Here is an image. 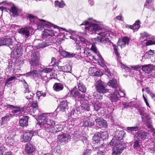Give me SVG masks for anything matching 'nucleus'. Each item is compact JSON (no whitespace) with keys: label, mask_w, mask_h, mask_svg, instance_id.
<instances>
[{"label":"nucleus","mask_w":155,"mask_h":155,"mask_svg":"<svg viewBox=\"0 0 155 155\" xmlns=\"http://www.w3.org/2000/svg\"><path fill=\"white\" fill-rule=\"evenodd\" d=\"M29 118V117L27 116H23L19 120L20 126L23 127L27 126L28 125Z\"/></svg>","instance_id":"b1692460"},{"label":"nucleus","mask_w":155,"mask_h":155,"mask_svg":"<svg viewBox=\"0 0 155 155\" xmlns=\"http://www.w3.org/2000/svg\"><path fill=\"white\" fill-rule=\"evenodd\" d=\"M78 90L83 93H85L87 91L85 86L84 85L81 81L79 80L77 82Z\"/></svg>","instance_id":"473e14b6"},{"label":"nucleus","mask_w":155,"mask_h":155,"mask_svg":"<svg viewBox=\"0 0 155 155\" xmlns=\"http://www.w3.org/2000/svg\"><path fill=\"white\" fill-rule=\"evenodd\" d=\"M140 129L139 124H137L135 126L127 127L125 130L129 134L133 135L140 141H143L148 138L149 134L145 131H139Z\"/></svg>","instance_id":"7ed1b4c3"},{"label":"nucleus","mask_w":155,"mask_h":155,"mask_svg":"<svg viewBox=\"0 0 155 155\" xmlns=\"http://www.w3.org/2000/svg\"><path fill=\"white\" fill-rule=\"evenodd\" d=\"M53 130L54 131L53 132H51L52 133L56 134L58 132L62 131L63 129V126L61 125H55V126H54Z\"/></svg>","instance_id":"4c0bfd02"},{"label":"nucleus","mask_w":155,"mask_h":155,"mask_svg":"<svg viewBox=\"0 0 155 155\" xmlns=\"http://www.w3.org/2000/svg\"><path fill=\"white\" fill-rule=\"evenodd\" d=\"M107 85L115 89L116 90L119 91H121L123 94V95L121 96V97H124L125 95L124 93L120 90V87L118 86L116 80L112 79V80H110L107 83Z\"/></svg>","instance_id":"f3484780"},{"label":"nucleus","mask_w":155,"mask_h":155,"mask_svg":"<svg viewBox=\"0 0 155 155\" xmlns=\"http://www.w3.org/2000/svg\"><path fill=\"white\" fill-rule=\"evenodd\" d=\"M27 20L33 24L36 25L37 29L41 30L42 28H45L44 30L42 33L43 39L48 36H54L55 35V32L51 29V27L54 28L57 26L53 24L46 21L43 19H40L31 14H27L25 16Z\"/></svg>","instance_id":"f257e3e1"},{"label":"nucleus","mask_w":155,"mask_h":155,"mask_svg":"<svg viewBox=\"0 0 155 155\" xmlns=\"http://www.w3.org/2000/svg\"><path fill=\"white\" fill-rule=\"evenodd\" d=\"M80 26H82V29L84 30L90 34H92L96 31L101 30V28L97 24L87 21H84Z\"/></svg>","instance_id":"423d86ee"},{"label":"nucleus","mask_w":155,"mask_h":155,"mask_svg":"<svg viewBox=\"0 0 155 155\" xmlns=\"http://www.w3.org/2000/svg\"><path fill=\"white\" fill-rule=\"evenodd\" d=\"M28 105L30 107H27L25 109L26 112L35 114V115L37 117V115L40 114L37 101H33L29 103Z\"/></svg>","instance_id":"9d476101"},{"label":"nucleus","mask_w":155,"mask_h":155,"mask_svg":"<svg viewBox=\"0 0 155 155\" xmlns=\"http://www.w3.org/2000/svg\"><path fill=\"white\" fill-rule=\"evenodd\" d=\"M42 42L44 45V46H43V47H44L45 48L51 45V43L50 41L48 39H46L45 41Z\"/></svg>","instance_id":"bf43d9fd"},{"label":"nucleus","mask_w":155,"mask_h":155,"mask_svg":"<svg viewBox=\"0 0 155 155\" xmlns=\"http://www.w3.org/2000/svg\"><path fill=\"white\" fill-rule=\"evenodd\" d=\"M25 150V153L27 154L33 155V154L35 150V146L33 143H28L26 145Z\"/></svg>","instance_id":"a211bd4d"},{"label":"nucleus","mask_w":155,"mask_h":155,"mask_svg":"<svg viewBox=\"0 0 155 155\" xmlns=\"http://www.w3.org/2000/svg\"><path fill=\"white\" fill-rule=\"evenodd\" d=\"M79 38L83 43L84 44L86 45H89L90 42L83 37L81 36L79 37Z\"/></svg>","instance_id":"052dcab7"},{"label":"nucleus","mask_w":155,"mask_h":155,"mask_svg":"<svg viewBox=\"0 0 155 155\" xmlns=\"http://www.w3.org/2000/svg\"><path fill=\"white\" fill-rule=\"evenodd\" d=\"M50 146L52 149L54 150V151H57L58 149H59L60 146L57 141H53L51 144Z\"/></svg>","instance_id":"ea45409f"},{"label":"nucleus","mask_w":155,"mask_h":155,"mask_svg":"<svg viewBox=\"0 0 155 155\" xmlns=\"http://www.w3.org/2000/svg\"><path fill=\"white\" fill-rule=\"evenodd\" d=\"M8 9L11 13H12L13 16L14 17L22 16L23 15V12L21 9H18L15 6H12L9 8H7L6 7H0V10L3 11L4 10Z\"/></svg>","instance_id":"1a4fd4ad"},{"label":"nucleus","mask_w":155,"mask_h":155,"mask_svg":"<svg viewBox=\"0 0 155 155\" xmlns=\"http://www.w3.org/2000/svg\"><path fill=\"white\" fill-rule=\"evenodd\" d=\"M93 72L92 74H94L93 75L97 77H99L101 75L102 72L97 70V68L95 67H93Z\"/></svg>","instance_id":"49530a36"},{"label":"nucleus","mask_w":155,"mask_h":155,"mask_svg":"<svg viewBox=\"0 0 155 155\" xmlns=\"http://www.w3.org/2000/svg\"><path fill=\"white\" fill-rule=\"evenodd\" d=\"M108 97L112 102H117L119 99L120 94L117 91H115L113 93L108 95Z\"/></svg>","instance_id":"5701e85b"},{"label":"nucleus","mask_w":155,"mask_h":155,"mask_svg":"<svg viewBox=\"0 0 155 155\" xmlns=\"http://www.w3.org/2000/svg\"><path fill=\"white\" fill-rule=\"evenodd\" d=\"M92 142L94 144L97 143L100 144L102 143L103 141L100 136L99 132H97L94 134L93 137Z\"/></svg>","instance_id":"bb28decb"},{"label":"nucleus","mask_w":155,"mask_h":155,"mask_svg":"<svg viewBox=\"0 0 155 155\" xmlns=\"http://www.w3.org/2000/svg\"><path fill=\"white\" fill-rule=\"evenodd\" d=\"M58 68L60 71L64 72H70L72 70V67L69 65H66L64 66H58Z\"/></svg>","instance_id":"c756f323"},{"label":"nucleus","mask_w":155,"mask_h":155,"mask_svg":"<svg viewBox=\"0 0 155 155\" xmlns=\"http://www.w3.org/2000/svg\"><path fill=\"white\" fill-rule=\"evenodd\" d=\"M155 45V41L152 40H148L146 42V46Z\"/></svg>","instance_id":"0e129e2a"},{"label":"nucleus","mask_w":155,"mask_h":155,"mask_svg":"<svg viewBox=\"0 0 155 155\" xmlns=\"http://www.w3.org/2000/svg\"><path fill=\"white\" fill-rule=\"evenodd\" d=\"M126 147V144L124 143H121V144H119L116 147H114L113 149L112 155L120 154Z\"/></svg>","instance_id":"2eb2a0df"},{"label":"nucleus","mask_w":155,"mask_h":155,"mask_svg":"<svg viewBox=\"0 0 155 155\" xmlns=\"http://www.w3.org/2000/svg\"><path fill=\"white\" fill-rule=\"evenodd\" d=\"M140 140L134 137V139L132 142L133 147L134 149L137 150L140 148L141 142H140Z\"/></svg>","instance_id":"72a5a7b5"},{"label":"nucleus","mask_w":155,"mask_h":155,"mask_svg":"<svg viewBox=\"0 0 155 155\" xmlns=\"http://www.w3.org/2000/svg\"><path fill=\"white\" fill-rule=\"evenodd\" d=\"M144 89L146 93L148 94L150 96L153 94L152 92V91L150 90L148 87H145Z\"/></svg>","instance_id":"e2e57ef3"},{"label":"nucleus","mask_w":155,"mask_h":155,"mask_svg":"<svg viewBox=\"0 0 155 155\" xmlns=\"http://www.w3.org/2000/svg\"><path fill=\"white\" fill-rule=\"evenodd\" d=\"M13 117V115L10 113L6 114L5 115L2 117L0 120V123L1 126H4L9 121L11 117Z\"/></svg>","instance_id":"aec40b11"},{"label":"nucleus","mask_w":155,"mask_h":155,"mask_svg":"<svg viewBox=\"0 0 155 155\" xmlns=\"http://www.w3.org/2000/svg\"><path fill=\"white\" fill-rule=\"evenodd\" d=\"M149 150L151 152L154 153L155 152V142L151 143Z\"/></svg>","instance_id":"de8ad7c7"},{"label":"nucleus","mask_w":155,"mask_h":155,"mask_svg":"<svg viewBox=\"0 0 155 155\" xmlns=\"http://www.w3.org/2000/svg\"><path fill=\"white\" fill-rule=\"evenodd\" d=\"M94 124V120L90 117H84L83 120L82 126L85 127H91Z\"/></svg>","instance_id":"dca6fc26"},{"label":"nucleus","mask_w":155,"mask_h":155,"mask_svg":"<svg viewBox=\"0 0 155 155\" xmlns=\"http://www.w3.org/2000/svg\"><path fill=\"white\" fill-rule=\"evenodd\" d=\"M33 31V29L32 27L27 26L18 29V31L23 37L26 38H28L32 35V32Z\"/></svg>","instance_id":"9b49d317"},{"label":"nucleus","mask_w":155,"mask_h":155,"mask_svg":"<svg viewBox=\"0 0 155 155\" xmlns=\"http://www.w3.org/2000/svg\"><path fill=\"white\" fill-rule=\"evenodd\" d=\"M100 133V136L103 141L104 140H106L108 139V132L106 131L104 132H101Z\"/></svg>","instance_id":"58836bf2"},{"label":"nucleus","mask_w":155,"mask_h":155,"mask_svg":"<svg viewBox=\"0 0 155 155\" xmlns=\"http://www.w3.org/2000/svg\"><path fill=\"white\" fill-rule=\"evenodd\" d=\"M5 142L7 144L10 146H13L15 143L14 139L12 138V137L9 134H6L5 136Z\"/></svg>","instance_id":"7c9ffc66"},{"label":"nucleus","mask_w":155,"mask_h":155,"mask_svg":"<svg viewBox=\"0 0 155 155\" xmlns=\"http://www.w3.org/2000/svg\"><path fill=\"white\" fill-rule=\"evenodd\" d=\"M144 124L148 128L154 131L155 129L153 127L152 124V120H149L146 121H144L143 122Z\"/></svg>","instance_id":"37998d69"},{"label":"nucleus","mask_w":155,"mask_h":155,"mask_svg":"<svg viewBox=\"0 0 155 155\" xmlns=\"http://www.w3.org/2000/svg\"><path fill=\"white\" fill-rule=\"evenodd\" d=\"M140 22L139 20H137L135 21L133 25V30H138L140 27Z\"/></svg>","instance_id":"a18cd8bd"},{"label":"nucleus","mask_w":155,"mask_h":155,"mask_svg":"<svg viewBox=\"0 0 155 155\" xmlns=\"http://www.w3.org/2000/svg\"><path fill=\"white\" fill-rule=\"evenodd\" d=\"M130 40V38L127 37H124L122 39V43H123L124 45L127 44H128Z\"/></svg>","instance_id":"8fccbe9b"},{"label":"nucleus","mask_w":155,"mask_h":155,"mask_svg":"<svg viewBox=\"0 0 155 155\" xmlns=\"http://www.w3.org/2000/svg\"><path fill=\"white\" fill-rule=\"evenodd\" d=\"M2 4H4V6L11 7V8L12 7V6L14 5L12 3L7 1L3 2L0 3V5Z\"/></svg>","instance_id":"6e6d98bb"},{"label":"nucleus","mask_w":155,"mask_h":155,"mask_svg":"<svg viewBox=\"0 0 155 155\" xmlns=\"http://www.w3.org/2000/svg\"><path fill=\"white\" fill-rule=\"evenodd\" d=\"M95 121L97 123V125L99 128H106L107 126L106 121L102 118L100 117L97 118L95 120Z\"/></svg>","instance_id":"4be33fe9"},{"label":"nucleus","mask_w":155,"mask_h":155,"mask_svg":"<svg viewBox=\"0 0 155 155\" xmlns=\"http://www.w3.org/2000/svg\"><path fill=\"white\" fill-rule=\"evenodd\" d=\"M121 143H120V142H119L118 140H116V139L114 137L111 140L110 142L108 143L107 145L109 146H114L115 147L119 144Z\"/></svg>","instance_id":"e433bc0d"},{"label":"nucleus","mask_w":155,"mask_h":155,"mask_svg":"<svg viewBox=\"0 0 155 155\" xmlns=\"http://www.w3.org/2000/svg\"><path fill=\"white\" fill-rule=\"evenodd\" d=\"M56 59L54 57H52L51 58V61L50 63V66H58V63L56 62Z\"/></svg>","instance_id":"864d4df0"},{"label":"nucleus","mask_w":155,"mask_h":155,"mask_svg":"<svg viewBox=\"0 0 155 155\" xmlns=\"http://www.w3.org/2000/svg\"><path fill=\"white\" fill-rule=\"evenodd\" d=\"M4 45H8L12 51L11 53V57L14 58L20 55L22 51V48L18 45L13 44V41L11 38H4Z\"/></svg>","instance_id":"39448f33"},{"label":"nucleus","mask_w":155,"mask_h":155,"mask_svg":"<svg viewBox=\"0 0 155 155\" xmlns=\"http://www.w3.org/2000/svg\"><path fill=\"white\" fill-rule=\"evenodd\" d=\"M55 6L60 8H63L65 6V4L64 1L61 0L60 2L58 1H56L54 2Z\"/></svg>","instance_id":"79ce46f5"},{"label":"nucleus","mask_w":155,"mask_h":155,"mask_svg":"<svg viewBox=\"0 0 155 155\" xmlns=\"http://www.w3.org/2000/svg\"><path fill=\"white\" fill-rule=\"evenodd\" d=\"M104 69V71L105 72V74L109 78H112V76L113 75L112 73H111L109 70L108 69L107 67Z\"/></svg>","instance_id":"09e8293b"},{"label":"nucleus","mask_w":155,"mask_h":155,"mask_svg":"<svg viewBox=\"0 0 155 155\" xmlns=\"http://www.w3.org/2000/svg\"><path fill=\"white\" fill-rule=\"evenodd\" d=\"M26 51L31 52V54L29 61L31 67L35 68L39 65V57L38 52L35 50L32 45L28 46L26 48Z\"/></svg>","instance_id":"20e7f679"},{"label":"nucleus","mask_w":155,"mask_h":155,"mask_svg":"<svg viewBox=\"0 0 155 155\" xmlns=\"http://www.w3.org/2000/svg\"><path fill=\"white\" fill-rule=\"evenodd\" d=\"M81 110L83 111H89L90 110V108L88 104L84 103L81 104Z\"/></svg>","instance_id":"a19ab883"},{"label":"nucleus","mask_w":155,"mask_h":155,"mask_svg":"<svg viewBox=\"0 0 155 155\" xmlns=\"http://www.w3.org/2000/svg\"><path fill=\"white\" fill-rule=\"evenodd\" d=\"M60 54L61 55L65 58H71L75 56V57L77 58L80 59V58L81 57H79V55H78V58H77V56H75L76 54L74 53H70L69 52L64 50L60 51Z\"/></svg>","instance_id":"393cba45"},{"label":"nucleus","mask_w":155,"mask_h":155,"mask_svg":"<svg viewBox=\"0 0 155 155\" xmlns=\"http://www.w3.org/2000/svg\"><path fill=\"white\" fill-rule=\"evenodd\" d=\"M106 151L104 150H99L97 151V155H105Z\"/></svg>","instance_id":"69168bd1"},{"label":"nucleus","mask_w":155,"mask_h":155,"mask_svg":"<svg viewBox=\"0 0 155 155\" xmlns=\"http://www.w3.org/2000/svg\"><path fill=\"white\" fill-rule=\"evenodd\" d=\"M98 35L100 36L93 38L92 40V41H94V42L92 44L91 49L95 53H97V49L95 45V43H105L107 40H109V39L107 38V35H109L108 33L102 32L99 33Z\"/></svg>","instance_id":"0eeeda50"},{"label":"nucleus","mask_w":155,"mask_h":155,"mask_svg":"<svg viewBox=\"0 0 155 155\" xmlns=\"http://www.w3.org/2000/svg\"><path fill=\"white\" fill-rule=\"evenodd\" d=\"M42 130L41 129L35 131L31 130H26L24 132L22 137V141L25 143L30 141L33 135L37 134L39 135V133L41 132Z\"/></svg>","instance_id":"6e6552de"},{"label":"nucleus","mask_w":155,"mask_h":155,"mask_svg":"<svg viewBox=\"0 0 155 155\" xmlns=\"http://www.w3.org/2000/svg\"><path fill=\"white\" fill-rule=\"evenodd\" d=\"M14 109H15L13 110L11 112L12 114H25L26 112L25 111V109L23 107L20 108L18 107L15 106Z\"/></svg>","instance_id":"c85d7f7f"},{"label":"nucleus","mask_w":155,"mask_h":155,"mask_svg":"<svg viewBox=\"0 0 155 155\" xmlns=\"http://www.w3.org/2000/svg\"><path fill=\"white\" fill-rule=\"evenodd\" d=\"M105 84L101 80H99L96 82L95 86L97 92L103 94L108 92L109 90L105 87Z\"/></svg>","instance_id":"ddd939ff"},{"label":"nucleus","mask_w":155,"mask_h":155,"mask_svg":"<svg viewBox=\"0 0 155 155\" xmlns=\"http://www.w3.org/2000/svg\"><path fill=\"white\" fill-rule=\"evenodd\" d=\"M68 102L66 100H64L61 101L59 104L60 111L66 112L68 108Z\"/></svg>","instance_id":"cd10ccee"},{"label":"nucleus","mask_w":155,"mask_h":155,"mask_svg":"<svg viewBox=\"0 0 155 155\" xmlns=\"http://www.w3.org/2000/svg\"><path fill=\"white\" fill-rule=\"evenodd\" d=\"M22 51L20 53V55H18L17 57H15L14 58L13 57H11L12 58H13V59H14L15 60L14 61H15V64L16 65V66H21V65H23V64H24V62L23 61L21 60L20 59H19V58H18L21 55V54L22 53Z\"/></svg>","instance_id":"c9c22d12"},{"label":"nucleus","mask_w":155,"mask_h":155,"mask_svg":"<svg viewBox=\"0 0 155 155\" xmlns=\"http://www.w3.org/2000/svg\"><path fill=\"white\" fill-rule=\"evenodd\" d=\"M92 150L90 149H87L83 153V155H91Z\"/></svg>","instance_id":"680f3d73"},{"label":"nucleus","mask_w":155,"mask_h":155,"mask_svg":"<svg viewBox=\"0 0 155 155\" xmlns=\"http://www.w3.org/2000/svg\"><path fill=\"white\" fill-rule=\"evenodd\" d=\"M12 82H9L6 79L5 82V86H6L8 87H11L12 86Z\"/></svg>","instance_id":"338daca9"},{"label":"nucleus","mask_w":155,"mask_h":155,"mask_svg":"<svg viewBox=\"0 0 155 155\" xmlns=\"http://www.w3.org/2000/svg\"><path fill=\"white\" fill-rule=\"evenodd\" d=\"M71 97L75 99L76 103H80L81 100L85 97L84 94H81L76 89H73L70 92Z\"/></svg>","instance_id":"f8f14e48"},{"label":"nucleus","mask_w":155,"mask_h":155,"mask_svg":"<svg viewBox=\"0 0 155 155\" xmlns=\"http://www.w3.org/2000/svg\"><path fill=\"white\" fill-rule=\"evenodd\" d=\"M23 84H24V88H25V90L24 91V92L25 93H26L27 92H29V89L28 88V84L26 83L25 80H24L23 81Z\"/></svg>","instance_id":"13d9d810"},{"label":"nucleus","mask_w":155,"mask_h":155,"mask_svg":"<svg viewBox=\"0 0 155 155\" xmlns=\"http://www.w3.org/2000/svg\"><path fill=\"white\" fill-rule=\"evenodd\" d=\"M27 95L26 96V98L28 100L31 99L34 95V94L29 90V92H27Z\"/></svg>","instance_id":"4d7b16f0"},{"label":"nucleus","mask_w":155,"mask_h":155,"mask_svg":"<svg viewBox=\"0 0 155 155\" xmlns=\"http://www.w3.org/2000/svg\"><path fill=\"white\" fill-rule=\"evenodd\" d=\"M74 140H81L84 144L87 143L88 141L87 137L85 136L80 135L78 132L76 131L74 132Z\"/></svg>","instance_id":"412c9836"},{"label":"nucleus","mask_w":155,"mask_h":155,"mask_svg":"<svg viewBox=\"0 0 155 155\" xmlns=\"http://www.w3.org/2000/svg\"><path fill=\"white\" fill-rule=\"evenodd\" d=\"M15 66L16 65L15 62H13L12 61L9 62L8 68L9 70L11 71L12 69H14Z\"/></svg>","instance_id":"3c124183"},{"label":"nucleus","mask_w":155,"mask_h":155,"mask_svg":"<svg viewBox=\"0 0 155 155\" xmlns=\"http://www.w3.org/2000/svg\"><path fill=\"white\" fill-rule=\"evenodd\" d=\"M58 139L59 142L67 143L70 140L71 136L68 134H62L58 135Z\"/></svg>","instance_id":"6ab92c4d"},{"label":"nucleus","mask_w":155,"mask_h":155,"mask_svg":"<svg viewBox=\"0 0 155 155\" xmlns=\"http://www.w3.org/2000/svg\"><path fill=\"white\" fill-rule=\"evenodd\" d=\"M114 52L118 58L120 57V54L118 52V47L116 45H113Z\"/></svg>","instance_id":"603ef678"},{"label":"nucleus","mask_w":155,"mask_h":155,"mask_svg":"<svg viewBox=\"0 0 155 155\" xmlns=\"http://www.w3.org/2000/svg\"><path fill=\"white\" fill-rule=\"evenodd\" d=\"M24 75L28 77L32 76L36 81H39L42 79L41 74L38 73V71L36 70L31 71L30 72L24 74Z\"/></svg>","instance_id":"4468645a"},{"label":"nucleus","mask_w":155,"mask_h":155,"mask_svg":"<svg viewBox=\"0 0 155 155\" xmlns=\"http://www.w3.org/2000/svg\"><path fill=\"white\" fill-rule=\"evenodd\" d=\"M126 134V133L124 130L117 131L115 134L114 137L119 142L123 140V138Z\"/></svg>","instance_id":"a878e982"},{"label":"nucleus","mask_w":155,"mask_h":155,"mask_svg":"<svg viewBox=\"0 0 155 155\" xmlns=\"http://www.w3.org/2000/svg\"><path fill=\"white\" fill-rule=\"evenodd\" d=\"M52 114V113H40L36 117L40 127L45 128L46 131L49 132H53L54 131L55 123L51 118Z\"/></svg>","instance_id":"f03ea898"},{"label":"nucleus","mask_w":155,"mask_h":155,"mask_svg":"<svg viewBox=\"0 0 155 155\" xmlns=\"http://www.w3.org/2000/svg\"><path fill=\"white\" fill-rule=\"evenodd\" d=\"M152 6V0H146L144 6L148 9H151Z\"/></svg>","instance_id":"c03bdc74"},{"label":"nucleus","mask_w":155,"mask_h":155,"mask_svg":"<svg viewBox=\"0 0 155 155\" xmlns=\"http://www.w3.org/2000/svg\"><path fill=\"white\" fill-rule=\"evenodd\" d=\"M153 65L150 64L142 66V69L145 73L149 74L153 70Z\"/></svg>","instance_id":"f704fd0d"},{"label":"nucleus","mask_w":155,"mask_h":155,"mask_svg":"<svg viewBox=\"0 0 155 155\" xmlns=\"http://www.w3.org/2000/svg\"><path fill=\"white\" fill-rule=\"evenodd\" d=\"M92 106L94 108V110L97 111H98L101 108L100 105L95 103H93Z\"/></svg>","instance_id":"5fc2aeb1"},{"label":"nucleus","mask_w":155,"mask_h":155,"mask_svg":"<svg viewBox=\"0 0 155 155\" xmlns=\"http://www.w3.org/2000/svg\"><path fill=\"white\" fill-rule=\"evenodd\" d=\"M64 87L63 85L60 83H55L53 85V88L56 92H59L63 90Z\"/></svg>","instance_id":"2f4dec72"},{"label":"nucleus","mask_w":155,"mask_h":155,"mask_svg":"<svg viewBox=\"0 0 155 155\" xmlns=\"http://www.w3.org/2000/svg\"><path fill=\"white\" fill-rule=\"evenodd\" d=\"M141 118L142 121L143 122L151 120V118L147 115H146L144 118H143V117H141Z\"/></svg>","instance_id":"774afa93"}]
</instances>
